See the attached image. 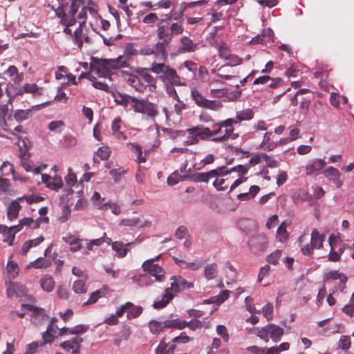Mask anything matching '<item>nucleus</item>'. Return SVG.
<instances>
[{"label": "nucleus", "instance_id": "2", "mask_svg": "<svg viewBox=\"0 0 354 354\" xmlns=\"http://www.w3.org/2000/svg\"><path fill=\"white\" fill-rule=\"evenodd\" d=\"M151 71L158 75V78L165 84H176L177 86H185V84L180 81V76L176 71L164 63L153 62L149 68Z\"/></svg>", "mask_w": 354, "mask_h": 354}, {"label": "nucleus", "instance_id": "10", "mask_svg": "<svg viewBox=\"0 0 354 354\" xmlns=\"http://www.w3.org/2000/svg\"><path fill=\"white\" fill-rule=\"evenodd\" d=\"M142 268L145 272H147L149 274V276L153 277L155 278V281H162L165 280V270L158 264L149 263V264L145 266L143 263Z\"/></svg>", "mask_w": 354, "mask_h": 354}, {"label": "nucleus", "instance_id": "63", "mask_svg": "<svg viewBox=\"0 0 354 354\" xmlns=\"http://www.w3.org/2000/svg\"><path fill=\"white\" fill-rule=\"evenodd\" d=\"M292 141V139L289 138H281L279 141L277 142H271L269 143V145L267 146L268 151H272L278 146L282 145L285 143L290 142Z\"/></svg>", "mask_w": 354, "mask_h": 354}, {"label": "nucleus", "instance_id": "14", "mask_svg": "<svg viewBox=\"0 0 354 354\" xmlns=\"http://www.w3.org/2000/svg\"><path fill=\"white\" fill-rule=\"evenodd\" d=\"M138 53L137 50L133 48V46L131 43H127L124 49L123 55H119L118 57H121L122 59L120 62L123 64L124 66L122 68L129 67L128 62L131 59L133 55H136Z\"/></svg>", "mask_w": 354, "mask_h": 354}, {"label": "nucleus", "instance_id": "27", "mask_svg": "<svg viewBox=\"0 0 354 354\" xmlns=\"http://www.w3.org/2000/svg\"><path fill=\"white\" fill-rule=\"evenodd\" d=\"M165 327L168 328H175L182 330L185 328V321L179 318L165 320Z\"/></svg>", "mask_w": 354, "mask_h": 354}, {"label": "nucleus", "instance_id": "51", "mask_svg": "<svg viewBox=\"0 0 354 354\" xmlns=\"http://www.w3.org/2000/svg\"><path fill=\"white\" fill-rule=\"evenodd\" d=\"M205 102H206L205 103V104L203 107L204 109H211V110H214V111H217L222 106L221 102L218 101V100H211L207 99V101H205Z\"/></svg>", "mask_w": 354, "mask_h": 354}, {"label": "nucleus", "instance_id": "64", "mask_svg": "<svg viewBox=\"0 0 354 354\" xmlns=\"http://www.w3.org/2000/svg\"><path fill=\"white\" fill-rule=\"evenodd\" d=\"M186 10V8L185 7V4L180 3V8L177 11H175L174 8L171 10V12L174 15V19L176 21L180 20L183 16L184 15V13Z\"/></svg>", "mask_w": 354, "mask_h": 354}, {"label": "nucleus", "instance_id": "26", "mask_svg": "<svg viewBox=\"0 0 354 354\" xmlns=\"http://www.w3.org/2000/svg\"><path fill=\"white\" fill-rule=\"evenodd\" d=\"M21 307L22 310H26L27 311L32 312V316L35 317L39 316H42L43 318L48 317V316L44 313V309L41 308H39L28 304H21Z\"/></svg>", "mask_w": 354, "mask_h": 354}, {"label": "nucleus", "instance_id": "41", "mask_svg": "<svg viewBox=\"0 0 354 354\" xmlns=\"http://www.w3.org/2000/svg\"><path fill=\"white\" fill-rule=\"evenodd\" d=\"M85 279L76 280L73 284V290L76 294H83L86 292Z\"/></svg>", "mask_w": 354, "mask_h": 354}, {"label": "nucleus", "instance_id": "61", "mask_svg": "<svg viewBox=\"0 0 354 354\" xmlns=\"http://www.w3.org/2000/svg\"><path fill=\"white\" fill-rule=\"evenodd\" d=\"M171 36L180 35L183 32L184 28L180 23H173L169 26Z\"/></svg>", "mask_w": 354, "mask_h": 354}, {"label": "nucleus", "instance_id": "18", "mask_svg": "<svg viewBox=\"0 0 354 354\" xmlns=\"http://www.w3.org/2000/svg\"><path fill=\"white\" fill-rule=\"evenodd\" d=\"M146 221H141L138 217H133L131 218H123L120 222V225L127 226L131 228L138 227L142 228L146 225Z\"/></svg>", "mask_w": 354, "mask_h": 354}, {"label": "nucleus", "instance_id": "13", "mask_svg": "<svg viewBox=\"0 0 354 354\" xmlns=\"http://www.w3.org/2000/svg\"><path fill=\"white\" fill-rule=\"evenodd\" d=\"M181 46L178 48V53L194 52L198 46V44L194 43L193 40L187 36H184L180 39Z\"/></svg>", "mask_w": 354, "mask_h": 354}, {"label": "nucleus", "instance_id": "22", "mask_svg": "<svg viewBox=\"0 0 354 354\" xmlns=\"http://www.w3.org/2000/svg\"><path fill=\"white\" fill-rule=\"evenodd\" d=\"M165 320L160 321V322L157 321V320H154V319L151 320L149 322V327L150 331L153 335L160 334L161 332H163L167 329V328L165 327Z\"/></svg>", "mask_w": 354, "mask_h": 354}, {"label": "nucleus", "instance_id": "40", "mask_svg": "<svg viewBox=\"0 0 354 354\" xmlns=\"http://www.w3.org/2000/svg\"><path fill=\"white\" fill-rule=\"evenodd\" d=\"M282 255V251L281 250H276L273 252H271L268 254L266 259L268 263L272 265H277L279 263V261Z\"/></svg>", "mask_w": 354, "mask_h": 354}, {"label": "nucleus", "instance_id": "8", "mask_svg": "<svg viewBox=\"0 0 354 354\" xmlns=\"http://www.w3.org/2000/svg\"><path fill=\"white\" fill-rule=\"evenodd\" d=\"M157 37L160 41L156 43V46L159 48L160 51L165 53V50H167V46L171 42L173 37L168 24H157Z\"/></svg>", "mask_w": 354, "mask_h": 354}, {"label": "nucleus", "instance_id": "43", "mask_svg": "<svg viewBox=\"0 0 354 354\" xmlns=\"http://www.w3.org/2000/svg\"><path fill=\"white\" fill-rule=\"evenodd\" d=\"M218 52L219 57L224 59H227L230 55V50L228 46L223 41L218 48Z\"/></svg>", "mask_w": 354, "mask_h": 354}, {"label": "nucleus", "instance_id": "30", "mask_svg": "<svg viewBox=\"0 0 354 354\" xmlns=\"http://www.w3.org/2000/svg\"><path fill=\"white\" fill-rule=\"evenodd\" d=\"M196 129H193V127L184 130L186 131V133H187L189 134L187 140L184 142L185 146L196 145L198 142L199 140L196 133Z\"/></svg>", "mask_w": 354, "mask_h": 354}, {"label": "nucleus", "instance_id": "47", "mask_svg": "<svg viewBox=\"0 0 354 354\" xmlns=\"http://www.w3.org/2000/svg\"><path fill=\"white\" fill-rule=\"evenodd\" d=\"M95 153L100 158L101 160H106L109 158L111 156V151L109 147L103 146L99 147Z\"/></svg>", "mask_w": 354, "mask_h": 354}, {"label": "nucleus", "instance_id": "25", "mask_svg": "<svg viewBox=\"0 0 354 354\" xmlns=\"http://www.w3.org/2000/svg\"><path fill=\"white\" fill-rule=\"evenodd\" d=\"M292 201L295 203L299 202L310 201L312 199L311 195L304 189H299L292 196Z\"/></svg>", "mask_w": 354, "mask_h": 354}, {"label": "nucleus", "instance_id": "50", "mask_svg": "<svg viewBox=\"0 0 354 354\" xmlns=\"http://www.w3.org/2000/svg\"><path fill=\"white\" fill-rule=\"evenodd\" d=\"M176 279L178 280V283H180V288L182 287L183 289H192L194 288V283L192 282H188L180 275H173L171 277L170 280Z\"/></svg>", "mask_w": 354, "mask_h": 354}, {"label": "nucleus", "instance_id": "29", "mask_svg": "<svg viewBox=\"0 0 354 354\" xmlns=\"http://www.w3.org/2000/svg\"><path fill=\"white\" fill-rule=\"evenodd\" d=\"M336 238L333 234H331L328 238V242L330 246V250L328 254V260L333 262H337L341 260V257H339V254L337 252V251L334 250L333 241Z\"/></svg>", "mask_w": 354, "mask_h": 354}, {"label": "nucleus", "instance_id": "17", "mask_svg": "<svg viewBox=\"0 0 354 354\" xmlns=\"http://www.w3.org/2000/svg\"><path fill=\"white\" fill-rule=\"evenodd\" d=\"M142 54L145 55H154L156 58L160 57L162 61H166L168 57L167 50H165V53L160 50L159 48L157 47L156 44L154 47L150 48L147 47L142 49Z\"/></svg>", "mask_w": 354, "mask_h": 354}, {"label": "nucleus", "instance_id": "60", "mask_svg": "<svg viewBox=\"0 0 354 354\" xmlns=\"http://www.w3.org/2000/svg\"><path fill=\"white\" fill-rule=\"evenodd\" d=\"M216 333L218 335L221 336L224 342H227L229 341V334L227 328L224 325L219 324L216 326Z\"/></svg>", "mask_w": 354, "mask_h": 354}, {"label": "nucleus", "instance_id": "57", "mask_svg": "<svg viewBox=\"0 0 354 354\" xmlns=\"http://www.w3.org/2000/svg\"><path fill=\"white\" fill-rule=\"evenodd\" d=\"M225 169H226V167L225 165H223L222 167H217L214 169H212L209 171H207L208 180H209V179L212 178H215V177H218V176H224L227 175V174H225V171L224 173L218 172L219 170H225Z\"/></svg>", "mask_w": 354, "mask_h": 354}, {"label": "nucleus", "instance_id": "16", "mask_svg": "<svg viewBox=\"0 0 354 354\" xmlns=\"http://www.w3.org/2000/svg\"><path fill=\"white\" fill-rule=\"evenodd\" d=\"M174 295L169 292L168 289L165 290V294L162 295V299L155 301L152 306L154 309H162L174 299Z\"/></svg>", "mask_w": 354, "mask_h": 354}, {"label": "nucleus", "instance_id": "42", "mask_svg": "<svg viewBox=\"0 0 354 354\" xmlns=\"http://www.w3.org/2000/svg\"><path fill=\"white\" fill-rule=\"evenodd\" d=\"M77 144V140L71 134L65 135L62 140V145L65 148L74 147Z\"/></svg>", "mask_w": 354, "mask_h": 354}, {"label": "nucleus", "instance_id": "39", "mask_svg": "<svg viewBox=\"0 0 354 354\" xmlns=\"http://www.w3.org/2000/svg\"><path fill=\"white\" fill-rule=\"evenodd\" d=\"M162 131L168 134L171 139H176L178 137H183L186 135V131L184 130H174L170 128H162Z\"/></svg>", "mask_w": 354, "mask_h": 354}, {"label": "nucleus", "instance_id": "54", "mask_svg": "<svg viewBox=\"0 0 354 354\" xmlns=\"http://www.w3.org/2000/svg\"><path fill=\"white\" fill-rule=\"evenodd\" d=\"M230 291L227 290H221L218 295L214 296V301H216V305H221L225 301H226L230 296Z\"/></svg>", "mask_w": 354, "mask_h": 354}, {"label": "nucleus", "instance_id": "21", "mask_svg": "<svg viewBox=\"0 0 354 354\" xmlns=\"http://www.w3.org/2000/svg\"><path fill=\"white\" fill-rule=\"evenodd\" d=\"M21 209V206L17 201H12L8 206L7 210V218L10 221H13L17 218L19 215V212Z\"/></svg>", "mask_w": 354, "mask_h": 354}, {"label": "nucleus", "instance_id": "7", "mask_svg": "<svg viewBox=\"0 0 354 354\" xmlns=\"http://www.w3.org/2000/svg\"><path fill=\"white\" fill-rule=\"evenodd\" d=\"M234 123H237V122L236 120H234L232 118L227 119L225 120H223V121H222L221 122H218V123L214 122L212 124L213 127L218 126L221 127H225L226 129H225L224 135L219 136V137L213 138L212 139V141L215 142H223V141L225 140L227 138H231L232 140H234V139L237 138L239 137L238 133H233V131H234L233 124Z\"/></svg>", "mask_w": 354, "mask_h": 354}, {"label": "nucleus", "instance_id": "56", "mask_svg": "<svg viewBox=\"0 0 354 354\" xmlns=\"http://www.w3.org/2000/svg\"><path fill=\"white\" fill-rule=\"evenodd\" d=\"M193 338H191L186 335L185 332H181L178 336L175 337L172 339L171 342L178 344H186L192 341Z\"/></svg>", "mask_w": 354, "mask_h": 354}, {"label": "nucleus", "instance_id": "33", "mask_svg": "<svg viewBox=\"0 0 354 354\" xmlns=\"http://www.w3.org/2000/svg\"><path fill=\"white\" fill-rule=\"evenodd\" d=\"M254 114V111L251 109H247L241 111L237 112L236 121L238 123L243 120H251L252 118H253Z\"/></svg>", "mask_w": 354, "mask_h": 354}, {"label": "nucleus", "instance_id": "55", "mask_svg": "<svg viewBox=\"0 0 354 354\" xmlns=\"http://www.w3.org/2000/svg\"><path fill=\"white\" fill-rule=\"evenodd\" d=\"M188 327L192 331H195L197 329H201L203 327L202 322L196 319H192L190 321H185V328Z\"/></svg>", "mask_w": 354, "mask_h": 354}, {"label": "nucleus", "instance_id": "53", "mask_svg": "<svg viewBox=\"0 0 354 354\" xmlns=\"http://www.w3.org/2000/svg\"><path fill=\"white\" fill-rule=\"evenodd\" d=\"M233 171H237L239 175H245L248 173V170L247 166L243 165H237L230 169L227 168L225 169V174H227V175Z\"/></svg>", "mask_w": 354, "mask_h": 354}, {"label": "nucleus", "instance_id": "52", "mask_svg": "<svg viewBox=\"0 0 354 354\" xmlns=\"http://www.w3.org/2000/svg\"><path fill=\"white\" fill-rule=\"evenodd\" d=\"M89 329L88 325L78 324L70 329V335H80L86 333Z\"/></svg>", "mask_w": 354, "mask_h": 354}, {"label": "nucleus", "instance_id": "59", "mask_svg": "<svg viewBox=\"0 0 354 354\" xmlns=\"http://www.w3.org/2000/svg\"><path fill=\"white\" fill-rule=\"evenodd\" d=\"M277 236L279 237V240L281 242H284L285 241H286L288 237V234L286 231V226L284 225L283 224H281L277 228Z\"/></svg>", "mask_w": 354, "mask_h": 354}, {"label": "nucleus", "instance_id": "36", "mask_svg": "<svg viewBox=\"0 0 354 354\" xmlns=\"http://www.w3.org/2000/svg\"><path fill=\"white\" fill-rule=\"evenodd\" d=\"M193 129H197L196 133L198 140H206L211 137L210 129L207 127H204L203 125H197L194 127Z\"/></svg>", "mask_w": 354, "mask_h": 354}, {"label": "nucleus", "instance_id": "48", "mask_svg": "<svg viewBox=\"0 0 354 354\" xmlns=\"http://www.w3.org/2000/svg\"><path fill=\"white\" fill-rule=\"evenodd\" d=\"M351 338L347 335H342L338 342L339 348L344 351H348L351 347Z\"/></svg>", "mask_w": 354, "mask_h": 354}, {"label": "nucleus", "instance_id": "1", "mask_svg": "<svg viewBox=\"0 0 354 354\" xmlns=\"http://www.w3.org/2000/svg\"><path fill=\"white\" fill-rule=\"evenodd\" d=\"M121 57L115 59H104L97 57H91L90 68L95 71L99 77L109 78L111 75V69L115 70L124 66V63L120 62Z\"/></svg>", "mask_w": 354, "mask_h": 354}, {"label": "nucleus", "instance_id": "15", "mask_svg": "<svg viewBox=\"0 0 354 354\" xmlns=\"http://www.w3.org/2000/svg\"><path fill=\"white\" fill-rule=\"evenodd\" d=\"M53 177L47 174H41V181L44 184L46 185V187L48 189L58 192L61 188L63 187L64 183L62 178H59L57 183H50Z\"/></svg>", "mask_w": 354, "mask_h": 354}, {"label": "nucleus", "instance_id": "24", "mask_svg": "<svg viewBox=\"0 0 354 354\" xmlns=\"http://www.w3.org/2000/svg\"><path fill=\"white\" fill-rule=\"evenodd\" d=\"M324 235L320 234L317 229H314L311 233L310 244L317 249H319L323 246Z\"/></svg>", "mask_w": 354, "mask_h": 354}, {"label": "nucleus", "instance_id": "38", "mask_svg": "<svg viewBox=\"0 0 354 354\" xmlns=\"http://www.w3.org/2000/svg\"><path fill=\"white\" fill-rule=\"evenodd\" d=\"M41 288L46 292H51L55 286V281L53 277H48L43 278L40 281Z\"/></svg>", "mask_w": 354, "mask_h": 354}, {"label": "nucleus", "instance_id": "3", "mask_svg": "<svg viewBox=\"0 0 354 354\" xmlns=\"http://www.w3.org/2000/svg\"><path fill=\"white\" fill-rule=\"evenodd\" d=\"M51 9L54 10L55 17L60 19L59 24L65 26L64 32L66 35H72V30L69 27L74 26L77 23L75 15L77 14L78 11H75V8L68 10V6L66 4L64 6L62 4L57 8L51 6Z\"/></svg>", "mask_w": 354, "mask_h": 354}, {"label": "nucleus", "instance_id": "32", "mask_svg": "<svg viewBox=\"0 0 354 354\" xmlns=\"http://www.w3.org/2000/svg\"><path fill=\"white\" fill-rule=\"evenodd\" d=\"M59 2V6L62 4L64 6L66 4L68 6V10H71L72 8H75V11H78L81 4L83 3V0H57Z\"/></svg>", "mask_w": 354, "mask_h": 354}, {"label": "nucleus", "instance_id": "44", "mask_svg": "<svg viewBox=\"0 0 354 354\" xmlns=\"http://www.w3.org/2000/svg\"><path fill=\"white\" fill-rule=\"evenodd\" d=\"M142 313V308L141 306H134L127 310V317L128 319H132L138 317Z\"/></svg>", "mask_w": 354, "mask_h": 354}, {"label": "nucleus", "instance_id": "12", "mask_svg": "<svg viewBox=\"0 0 354 354\" xmlns=\"http://www.w3.org/2000/svg\"><path fill=\"white\" fill-rule=\"evenodd\" d=\"M324 176L330 182H333L337 188L343 185L342 181L339 179L340 173L339 170L333 166L328 167L323 171Z\"/></svg>", "mask_w": 354, "mask_h": 354}, {"label": "nucleus", "instance_id": "46", "mask_svg": "<svg viewBox=\"0 0 354 354\" xmlns=\"http://www.w3.org/2000/svg\"><path fill=\"white\" fill-rule=\"evenodd\" d=\"M191 182L193 183H207L209 182L207 172L203 173H194V175H192L190 177Z\"/></svg>", "mask_w": 354, "mask_h": 354}, {"label": "nucleus", "instance_id": "31", "mask_svg": "<svg viewBox=\"0 0 354 354\" xmlns=\"http://www.w3.org/2000/svg\"><path fill=\"white\" fill-rule=\"evenodd\" d=\"M106 293V288H102L92 292L88 299L84 304V306L95 304L97 300L102 296H104Z\"/></svg>", "mask_w": 354, "mask_h": 354}, {"label": "nucleus", "instance_id": "58", "mask_svg": "<svg viewBox=\"0 0 354 354\" xmlns=\"http://www.w3.org/2000/svg\"><path fill=\"white\" fill-rule=\"evenodd\" d=\"M127 82L131 85V86L134 87L137 91L139 90L141 87L140 84V80L139 77L133 74H129Z\"/></svg>", "mask_w": 354, "mask_h": 354}, {"label": "nucleus", "instance_id": "34", "mask_svg": "<svg viewBox=\"0 0 354 354\" xmlns=\"http://www.w3.org/2000/svg\"><path fill=\"white\" fill-rule=\"evenodd\" d=\"M24 91H26V93H31L34 96L41 95L43 94L42 88H39L35 83L25 84L24 85Z\"/></svg>", "mask_w": 354, "mask_h": 354}, {"label": "nucleus", "instance_id": "20", "mask_svg": "<svg viewBox=\"0 0 354 354\" xmlns=\"http://www.w3.org/2000/svg\"><path fill=\"white\" fill-rule=\"evenodd\" d=\"M218 275V266L216 263L207 264L204 268V277L207 280H212Z\"/></svg>", "mask_w": 354, "mask_h": 354}, {"label": "nucleus", "instance_id": "35", "mask_svg": "<svg viewBox=\"0 0 354 354\" xmlns=\"http://www.w3.org/2000/svg\"><path fill=\"white\" fill-rule=\"evenodd\" d=\"M191 97L192 100L194 101L196 104L203 108L205 103L207 101V99L204 97V96L196 89H193L191 91Z\"/></svg>", "mask_w": 354, "mask_h": 354}, {"label": "nucleus", "instance_id": "23", "mask_svg": "<svg viewBox=\"0 0 354 354\" xmlns=\"http://www.w3.org/2000/svg\"><path fill=\"white\" fill-rule=\"evenodd\" d=\"M111 248L116 253L118 258H124L127 256L129 248L124 246V243L121 241H114L111 243Z\"/></svg>", "mask_w": 354, "mask_h": 354}, {"label": "nucleus", "instance_id": "6", "mask_svg": "<svg viewBox=\"0 0 354 354\" xmlns=\"http://www.w3.org/2000/svg\"><path fill=\"white\" fill-rule=\"evenodd\" d=\"M131 105L136 113L147 114L151 118H154L158 114L156 104L147 100H140L133 97Z\"/></svg>", "mask_w": 354, "mask_h": 354}, {"label": "nucleus", "instance_id": "9", "mask_svg": "<svg viewBox=\"0 0 354 354\" xmlns=\"http://www.w3.org/2000/svg\"><path fill=\"white\" fill-rule=\"evenodd\" d=\"M7 296L9 298L15 297L17 298L26 297L28 290L25 286L17 282H10L7 287Z\"/></svg>", "mask_w": 354, "mask_h": 354}, {"label": "nucleus", "instance_id": "28", "mask_svg": "<svg viewBox=\"0 0 354 354\" xmlns=\"http://www.w3.org/2000/svg\"><path fill=\"white\" fill-rule=\"evenodd\" d=\"M132 98H133V96H131L125 93L122 94L118 93V95H114L115 102L118 105H121L125 107L127 106L128 103L131 104Z\"/></svg>", "mask_w": 354, "mask_h": 354}, {"label": "nucleus", "instance_id": "37", "mask_svg": "<svg viewBox=\"0 0 354 354\" xmlns=\"http://www.w3.org/2000/svg\"><path fill=\"white\" fill-rule=\"evenodd\" d=\"M30 113L31 111L30 109H17L14 113V118L18 122H21L29 118Z\"/></svg>", "mask_w": 354, "mask_h": 354}, {"label": "nucleus", "instance_id": "19", "mask_svg": "<svg viewBox=\"0 0 354 354\" xmlns=\"http://www.w3.org/2000/svg\"><path fill=\"white\" fill-rule=\"evenodd\" d=\"M0 234L3 235V241L4 243H7L10 246L13 245L15 235L13 234V232L11 231L10 228H8L6 225L0 224Z\"/></svg>", "mask_w": 354, "mask_h": 354}, {"label": "nucleus", "instance_id": "11", "mask_svg": "<svg viewBox=\"0 0 354 354\" xmlns=\"http://www.w3.org/2000/svg\"><path fill=\"white\" fill-rule=\"evenodd\" d=\"M326 165L325 161L321 158H315L310 160L306 166V174L307 176L318 175L321 173Z\"/></svg>", "mask_w": 354, "mask_h": 354}, {"label": "nucleus", "instance_id": "45", "mask_svg": "<svg viewBox=\"0 0 354 354\" xmlns=\"http://www.w3.org/2000/svg\"><path fill=\"white\" fill-rule=\"evenodd\" d=\"M166 86V93L168 95L173 99L176 100L177 102H180V97L174 88L175 86H177L176 84H165Z\"/></svg>", "mask_w": 354, "mask_h": 354}, {"label": "nucleus", "instance_id": "62", "mask_svg": "<svg viewBox=\"0 0 354 354\" xmlns=\"http://www.w3.org/2000/svg\"><path fill=\"white\" fill-rule=\"evenodd\" d=\"M261 157L266 162V166L270 168H276L279 167V162L266 153H262Z\"/></svg>", "mask_w": 354, "mask_h": 354}, {"label": "nucleus", "instance_id": "5", "mask_svg": "<svg viewBox=\"0 0 354 354\" xmlns=\"http://www.w3.org/2000/svg\"><path fill=\"white\" fill-rule=\"evenodd\" d=\"M283 333V328L274 324L269 323L259 330L257 336L266 342H268L269 338H270L274 342L277 343L281 340Z\"/></svg>", "mask_w": 354, "mask_h": 354}, {"label": "nucleus", "instance_id": "49", "mask_svg": "<svg viewBox=\"0 0 354 354\" xmlns=\"http://www.w3.org/2000/svg\"><path fill=\"white\" fill-rule=\"evenodd\" d=\"M261 313L268 321H270L273 317V305L271 303H268L261 308Z\"/></svg>", "mask_w": 354, "mask_h": 354}, {"label": "nucleus", "instance_id": "4", "mask_svg": "<svg viewBox=\"0 0 354 354\" xmlns=\"http://www.w3.org/2000/svg\"><path fill=\"white\" fill-rule=\"evenodd\" d=\"M268 243L267 236L264 233H259L251 236L247 242V245L252 254L260 256L266 252Z\"/></svg>", "mask_w": 354, "mask_h": 354}]
</instances>
